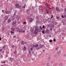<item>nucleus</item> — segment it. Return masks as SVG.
Listing matches in <instances>:
<instances>
[{
	"label": "nucleus",
	"instance_id": "obj_43",
	"mask_svg": "<svg viewBox=\"0 0 66 66\" xmlns=\"http://www.w3.org/2000/svg\"><path fill=\"white\" fill-rule=\"evenodd\" d=\"M61 16H62V18H64V16L63 15H62Z\"/></svg>",
	"mask_w": 66,
	"mask_h": 66
},
{
	"label": "nucleus",
	"instance_id": "obj_57",
	"mask_svg": "<svg viewBox=\"0 0 66 66\" xmlns=\"http://www.w3.org/2000/svg\"><path fill=\"white\" fill-rule=\"evenodd\" d=\"M2 50H3L2 49H0V50L1 51H2Z\"/></svg>",
	"mask_w": 66,
	"mask_h": 66
},
{
	"label": "nucleus",
	"instance_id": "obj_19",
	"mask_svg": "<svg viewBox=\"0 0 66 66\" xmlns=\"http://www.w3.org/2000/svg\"><path fill=\"white\" fill-rule=\"evenodd\" d=\"M44 45H43V44L41 46H40V47L41 49H42L43 47H44Z\"/></svg>",
	"mask_w": 66,
	"mask_h": 66
},
{
	"label": "nucleus",
	"instance_id": "obj_63",
	"mask_svg": "<svg viewBox=\"0 0 66 66\" xmlns=\"http://www.w3.org/2000/svg\"><path fill=\"white\" fill-rule=\"evenodd\" d=\"M32 60L33 61H34V60H35V59H32Z\"/></svg>",
	"mask_w": 66,
	"mask_h": 66
},
{
	"label": "nucleus",
	"instance_id": "obj_49",
	"mask_svg": "<svg viewBox=\"0 0 66 66\" xmlns=\"http://www.w3.org/2000/svg\"><path fill=\"white\" fill-rule=\"evenodd\" d=\"M50 24H49L48 25V27H50Z\"/></svg>",
	"mask_w": 66,
	"mask_h": 66
},
{
	"label": "nucleus",
	"instance_id": "obj_6",
	"mask_svg": "<svg viewBox=\"0 0 66 66\" xmlns=\"http://www.w3.org/2000/svg\"><path fill=\"white\" fill-rule=\"evenodd\" d=\"M38 46V44H37L36 45H32V47H34V48H37Z\"/></svg>",
	"mask_w": 66,
	"mask_h": 66
},
{
	"label": "nucleus",
	"instance_id": "obj_58",
	"mask_svg": "<svg viewBox=\"0 0 66 66\" xmlns=\"http://www.w3.org/2000/svg\"><path fill=\"white\" fill-rule=\"evenodd\" d=\"M31 53V52L29 51V54H30Z\"/></svg>",
	"mask_w": 66,
	"mask_h": 66
},
{
	"label": "nucleus",
	"instance_id": "obj_24",
	"mask_svg": "<svg viewBox=\"0 0 66 66\" xmlns=\"http://www.w3.org/2000/svg\"><path fill=\"white\" fill-rule=\"evenodd\" d=\"M15 16H16V12H15L13 14V17L14 16L15 17Z\"/></svg>",
	"mask_w": 66,
	"mask_h": 66
},
{
	"label": "nucleus",
	"instance_id": "obj_22",
	"mask_svg": "<svg viewBox=\"0 0 66 66\" xmlns=\"http://www.w3.org/2000/svg\"><path fill=\"white\" fill-rule=\"evenodd\" d=\"M51 57H49L48 58V61H49L50 60V58Z\"/></svg>",
	"mask_w": 66,
	"mask_h": 66
},
{
	"label": "nucleus",
	"instance_id": "obj_20",
	"mask_svg": "<svg viewBox=\"0 0 66 66\" xmlns=\"http://www.w3.org/2000/svg\"><path fill=\"white\" fill-rule=\"evenodd\" d=\"M13 53L14 54H15L17 53V51H16V50H15V52H13Z\"/></svg>",
	"mask_w": 66,
	"mask_h": 66
},
{
	"label": "nucleus",
	"instance_id": "obj_61",
	"mask_svg": "<svg viewBox=\"0 0 66 66\" xmlns=\"http://www.w3.org/2000/svg\"><path fill=\"white\" fill-rule=\"evenodd\" d=\"M0 40H1V38L0 37Z\"/></svg>",
	"mask_w": 66,
	"mask_h": 66
},
{
	"label": "nucleus",
	"instance_id": "obj_27",
	"mask_svg": "<svg viewBox=\"0 0 66 66\" xmlns=\"http://www.w3.org/2000/svg\"><path fill=\"white\" fill-rule=\"evenodd\" d=\"M11 48H15V46L12 45V46H11Z\"/></svg>",
	"mask_w": 66,
	"mask_h": 66
},
{
	"label": "nucleus",
	"instance_id": "obj_23",
	"mask_svg": "<svg viewBox=\"0 0 66 66\" xmlns=\"http://www.w3.org/2000/svg\"><path fill=\"white\" fill-rule=\"evenodd\" d=\"M49 41L50 42V43H52V42L53 41V40H52L50 39L49 40Z\"/></svg>",
	"mask_w": 66,
	"mask_h": 66
},
{
	"label": "nucleus",
	"instance_id": "obj_11",
	"mask_svg": "<svg viewBox=\"0 0 66 66\" xmlns=\"http://www.w3.org/2000/svg\"><path fill=\"white\" fill-rule=\"evenodd\" d=\"M14 18H15V17H14V16H12L11 17V19L12 20V21H14Z\"/></svg>",
	"mask_w": 66,
	"mask_h": 66
},
{
	"label": "nucleus",
	"instance_id": "obj_34",
	"mask_svg": "<svg viewBox=\"0 0 66 66\" xmlns=\"http://www.w3.org/2000/svg\"><path fill=\"white\" fill-rule=\"evenodd\" d=\"M59 48V47L58 46H57L56 48V50H57V48Z\"/></svg>",
	"mask_w": 66,
	"mask_h": 66
},
{
	"label": "nucleus",
	"instance_id": "obj_25",
	"mask_svg": "<svg viewBox=\"0 0 66 66\" xmlns=\"http://www.w3.org/2000/svg\"><path fill=\"white\" fill-rule=\"evenodd\" d=\"M51 27H52V28H54V25H52Z\"/></svg>",
	"mask_w": 66,
	"mask_h": 66
},
{
	"label": "nucleus",
	"instance_id": "obj_44",
	"mask_svg": "<svg viewBox=\"0 0 66 66\" xmlns=\"http://www.w3.org/2000/svg\"><path fill=\"white\" fill-rule=\"evenodd\" d=\"M16 37V36H13V38H15Z\"/></svg>",
	"mask_w": 66,
	"mask_h": 66
},
{
	"label": "nucleus",
	"instance_id": "obj_45",
	"mask_svg": "<svg viewBox=\"0 0 66 66\" xmlns=\"http://www.w3.org/2000/svg\"><path fill=\"white\" fill-rule=\"evenodd\" d=\"M43 29H44L45 28V26L44 25H43Z\"/></svg>",
	"mask_w": 66,
	"mask_h": 66
},
{
	"label": "nucleus",
	"instance_id": "obj_7",
	"mask_svg": "<svg viewBox=\"0 0 66 66\" xmlns=\"http://www.w3.org/2000/svg\"><path fill=\"white\" fill-rule=\"evenodd\" d=\"M5 13L6 14H9L10 13V11H6L5 12Z\"/></svg>",
	"mask_w": 66,
	"mask_h": 66
},
{
	"label": "nucleus",
	"instance_id": "obj_47",
	"mask_svg": "<svg viewBox=\"0 0 66 66\" xmlns=\"http://www.w3.org/2000/svg\"><path fill=\"white\" fill-rule=\"evenodd\" d=\"M48 8L50 10H51V8L49 7V6Z\"/></svg>",
	"mask_w": 66,
	"mask_h": 66
},
{
	"label": "nucleus",
	"instance_id": "obj_50",
	"mask_svg": "<svg viewBox=\"0 0 66 66\" xmlns=\"http://www.w3.org/2000/svg\"><path fill=\"white\" fill-rule=\"evenodd\" d=\"M6 63V62H5V61H4L2 62V63Z\"/></svg>",
	"mask_w": 66,
	"mask_h": 66
},
{
	"label": "nucleus",
	"instance_id": "obj_21",
	"mask_svg": "<svg viewBox=\"0 0 66 66\" xmlns=\"http://www.w3.org/2000/svg\"><path fill=\"white\" fill-rule=\"evenodd\" d=\"M30 31L31 33H32L33 32V30L32 29H31L30 30Z\"/></svg>",
	"mask_w": 66,
	"mask_h": 66
},
{
	"label": "nucleus",
	"instance_id": "obj_17",
	"mask_svg": "<svg viewBox=\"0 0 66 66\" xmlns=\"http://www.w3.org/2000/svg\"><path fill=\"white\" fill-rule=\"evenodd\" d=\"M49 31V30L48 29H46V30L45 31V32H46V33H48Z\"/></svg>",
	"mask_w": 66,
	"mask_h": 66
},
{
	"label": "nucleus",
	"instance_id": "obj_48",
	"mask_svg": "<svg viewBox=\"0 0 66 66\" xmlns=\"http://www.w3.org/2000/svg\"><path fill=\"white\" fill-rule=\"evenodd\" d=\"M52 29H53V28H51V29H50V30L51 31L52 30Z\"/></svg>",
	"mask_w": 66,
	"mask_h": 66
},
{
	"label": "nucleus",
	"instance_id": "obj_18",
	"mask_svg": "<svg viewBox=\"0 0 66 66\" xmlns=\"http://www.w3.org/2000/svg\"><path fill=\"white\" fill-rule=\"evenodd\" d=\"M16 30L18 32V31H19V30L20 29L19 28L16 27Z\"/></svg>",
	"mask_w": 66,
	"mask_h": 66
},
{
	"label": "nucleus",
	"instance_id": "obj_62",
	"mask_svg": "<svg viewBox=\"0 0 66 66\" xmlns=\"http://www.w3.org/2000/svg\"><path fill=\"white\" fill-rule=\"evenodd\" d=\"M51 37V35H50L49 37Z\"/></svg>",
	"mask_w": 66,
	"mask_h": 66
},
{
	"label": "nucleus",
	"instance_id": "obj_56",
	"mask_svg": "<svg viewBox=\"0 0 66 66\" xmlns=\"http://www.w3.org/2000/svg\"><path fill=\"white\" fill-rule=\"evenodd\" d=\"M26 43H27V42L24 41V44H26Z\"/></svg>",
	"mask_w": 66,
	"mask_h": 66
},
{
	"label": "nucleus",
	"instance_id": "obj_4",
	"mask_svg": "<svg viewBox=\"0 0 66 66\" xmlns=\"http://www.w3.org/2000/svg\"><path fill=\"white\" fill-rule=\"evenodd\" d=\"M39 30V29H37V27L35 29V34H36L37 33V32H36V31H38Z\"/></svg>",
	"mask_w": 66,
	"mask_h": 66
},
{
	"label": "nucleus",
	"instance_id": "obj_35",
	"mask_svg": "<svg viewBox=\"0 0 66 66\" xmlns=\"http://www.w3.org/2000/svg\"><path fill=\"white\" fill-rule=\"evenodd\" d=\"M42 33H45V31H44L43 30L42 31Z\"/></svg>",
	"mask_w": 66,
	"mask_h": 66
},
{
	"label": "nucleus",
	"instance_id": "obj_60",
	"mask_svg": "<svg viewBox=\"0 0 66 66\" xmlns=\"http://www.w3.org/2000/svg\"><path fill=\"white\" fill-rule=\"evenodd\" d=\"M47 13V14H49V12H48V11H46Z\"/></svg>",
	"mask_w": 66,
	"mask_h": 66
},
{
	"label": "nucleus",
	"instance_id": "obj_29",
	"mask_svg": "<svg viewBox=\"0 0 66 66\" xmlns=\"http://www.w3.org/2000/svg\"><path fill=\"white\" fill-rule=\"evenodd\" d=\"M22 8V7H21L20 8L21 10L20 11V12H22V10L21 9Z\"/></svg>",
	"mask_w": 66,
	"mask_h": 66
},
{
	"label": "nucleus",
	"instance_id": "obj_46",
	"mask_svg": "<svg viewBox=\"0 0 66 66\" xmlns=\"http://www.w3.org/2000/svg\"><path fill=\"white\" fill-rule=\"evenodd\" d=\"M37 39L38 41V40H39V38L38 37H37Z\"/></svg>",
	"mask_w": 66,
	"mask_h": 66
},
{
	"label": "nucleus",
	"instance_id": "obj_33",
	"mask_svg": "<svg viewBox=\"0 0 66 66\" xmlns=\"http://www.w3.org/2000/svg\"><path fill=\"white\" fill-rule=\"evenodd\" d=\"M33 48L32 47L31 48L30 50H31V51H33Z\"/></svg>",
	"mask_w": 66,
	"mask_h": 66
},
{
	"label": "nucleus",
	"instance_id": "obj_10",
	"mask_svg": "<svg viewBox=\"0 0 66 66\" xmlns=\"http://www.w3.org/2000/svg\"><path fill=\"white\" fill-rule=\"evenodd\" d=\"M45 5L47 8H48V7H49V4H48L47 3L45 4Z\"/></svg>",
	"mask_w": 66,
	"mask_h": 66
},
{
	"label": "nucleus",
	"instance_id": "obj_32",
	"mask_svg": "<svg viewBox=\"0 0 66 66\" xmlns=\"http://www.w3.org/2000/svg\"><path fill=\"white\" fill-rule=\"evenodd\" d=\"M54 40H53V41L54 42H55V41H56V39H55V38H54Z\"/></svg>",
	"mask_w": 66,
	"mask_h": 66
},
{
	"label": "nucleus",
	"instance_id": "obj_51",
	"mask_svg": "<svg viewBox=\"0 0 66 66\" xmlns=\"http://www.w3.org/2000/svg\"><path fill=\"white\" fill-rule=\"evenodd\" d=\"M17 23H18V24H19L20 23V21H18L17 22Z\"/></svg>",
	"mask_w": 66,
	"mask_h": 66
},
{
	"label": "nucleus",
	"instance_id": "obj_1",
	"mask_svg": "<svg viewBox=\"0 0 66 66\" xmlns=\"http://www.w3.org/2000/svg\"><path fill=\"white\" fill-rule=\"evenodd\" d=\"M15 6L16 7L15 8L16 9H19L21 7V5H19V4H15Z\"/></svg>",
	"mask_w": 66,
	"mask_h": 66
},
{
	"label": "nucleus",
	"instance_id": "obj_16",
	"mask_svg": "<svg viewBox=\"0 0 66 66\" xmlns=\"http://www.w3.org/2000/svg\"><path fill=\"white\" fill-rule=\"evenodd\" d=\"M11 31H14L15 30V28H14L13 27H11Z\"/></svg>",
	"mask_w": 66,
	"mask_h": 66
},
{
	"label": "nucleus",
	"instance_id": "obj_36",
	"mask_svg": "<svg viewBox=\"0 0 66 66\" xmlns=\"http://www.w3.org/2000/svg\"><path fill=\"white\" fill-rule=\"evenodd\" d=\"M41 11L42 14H43V10H41Z\"/></svg>",
	"mask_w": 66,
	"mask_h": 66
},
{
	"label": "nucleus",
	"instance_id": "obj_15",
	"mask_svg": "<svg viewBox=\"0 0 66 66\" xmlns=\"http://www.w3.org/2000/svg\"><path fill=\"white\" fill-rule=\"evenodd\" d=\"M22 30L23 29H20L18 31L19 32H22Z\"/></svg>",
	"mask_w": 66,
	"mask_h": 66
},
{
	"label": "nucleus",
	"instance_id": "obj_12",
	"mask_svg": "<svg viewBox=\"0 0 66 66\" xmlns=\"http://www.w3.org/2000/svg\"><path fill=\"white\" fill-rule=\"evenodd\" d=\"M23 50L24 51H26L27 50V48L26 47V46H24V47L23 48Z\"/></svg>",
	"mask_w": 66,
	"mask_h": 66
},
{
	"label": "nucleus",
	"instance_id": "obj_8",
	"mask_svg": "<svg viewBox=\"0 0 66 66\" xmlns=\"http://www.w3.org/2000/svg\"><path fill=\"white\" fill-rule=\"evenodd\" d=\"M11 21H12V20L10 18L9 19H8L7 22L8 23H10V22H11Z\"/></svg>",
	"mask_w": 66,
	"mask_h": 66
},
{
	"label": "nucleus",
	"instance_id": "obj_38",
	"mask_svg": "<svg viewBox=\"0 0 66 66\" xmlns=\"http://www.w3.org/2000/svg\"><path fill=\"white\" fill-rule=\"evenodd\" d=\"M26 31H25V30H23V31H22V32L23 33H24V32H25Z\"/></svg>",
	"mask_w": 66,
	"mask_h": 66
},
{
	"label": "nucleus",
	"instance_id": "obj_5",
	"mask_svg": "<svg viewBox=\"0 0 66 66\" xmlns=\"http://www.w3.org/2000/svg\"><path fill=\"white\" fill-rule=\"evenodd\" d=\"M16 23H17L16 21H14L12 23V26H15V24H16Z\"/></svg>",
	"mask_w": 66,
	"mask_h": 66
},
{
	"label": "nucleus",
	"instance_id": "obj_41",
	"mask_svg": "<svg viewBox=\"0 0 66 66\" xmlns=\"http://www.w3.org/2000/svg\"><path fill=\"white\" fill-rule=\"evenodd\" d=\"M57 54H58V55L59 56V54H60V52H58L57 53Z\"/></svg>",
	"mask_w": 66,
	"mask_h": 66
},
{
	"label": "nucleus",
	"instance_id": "obj_28",
	"mask_svg": "<svg viewBox=\"0 0 66 66\" xmlns=\"http://www.w3.org/2000/svg\"><path fill=\"white\" fill-rule=\"evenodd\" d=\"M4 30H5V28H2V30L3 31Z\"/></svg>",
	"mask_w": 66,
	"mask_h": 66
},
{
	"label": "nucleus",
	"instance_id": "obj_31",
	"mask_svg": "<svg viewBox=\"0 0 66 66\" xmlns=\"http://www.w3.org/2000/svg\"><path fill=\"white\" fill-rule=\"evenodd\" d=\"M4 48H5V46L4 45L3 46V47H2V49H4Z\"/></svg>",
	"mask_w": 66,
	"mask_h": 66
},
{
	"label": "nucleus",
	"instance_id": "obj_37",
	"mask_svg": "<svg viewBox=\"0 0 66 66\" xmlns=\"http://www.w3.org/2000/svg\"><path fill=\"white\" fill-rule=\"evenodd\" d=\"M63 56L64 57H66V54H64L63 55Z\"/></svg>",
	"mask_w": 66,
	"mask_h": 66
},
{
	"label": "nucleus",
	"instance_id": "obj_54",
	"mask_svg": "<svg viewBox=\"0 0 66 66\" xmlns=\"http://www.w3.org/2000/svg\"><path fill=\"white\" fill-rule=\"evenodd\" d=\"M11 33H12V34H13V33H14V32H13L12 31H11Z\"/></svg>",
	"mask_w": 66,
	"mask_h": 66
},
{
	"label": "nucleus",
	"instance_id": "obj_52",
	"mask_svg": "<svg viewBox=\"0 0 66 66\" xmlns=\"http://www.w3.org/2000/svg\"><path fill=\"white\" fill-rule=\"evenodd\" d=\"M26 22H24L23 23V24H26Z\"/></svg>",
	"mask_w": 66,
	"mask_h": 66
},
{
	"label": "nucleus",
	"instance_id": "obj_55",
	"mask_svg": "<svg viewBox=\"0 0 66 66\" xmlns=\"http://www.w3.org/2000/svg\"><path fill=\"white\" fill-rule=\"evenodd\" d=\"M56 24H58V23L57 22H56L55 23Z\"/></svg>",
	"mask_w": 66,
	"mask_h": 66
},
{
	"label": "nucleus",
	"instance_id": "obj_59",
	"mask_svg": "<svg viewBox=\"0 0 66 66\" xmlns=\"http://www.w3.org/2000/svg\"><path fill=\"white\" fill-rule=\"evenodd\" d=\"M60 18V17H59V16H57V18Z\"/></svg>",
	"mask_w": 66,
	"mask_h": 66
},
{
	"label": "nucleus",
	"instance_id": "obj_64",
	"mask_svg": "<svg viewBox=\"0 0 66 66\" xmlns=\"http://www.w3.org/2000/svg\"><path fill=\"white\" fill-rule=\"evenodd\" d=\"M11 10H12V9H13V8H12V7H11Z\"/></svg>",
	"mask_w": 66,
	"mask_h": 66
},
{
	"label": "nucleus",
	"instance_id": "obj_39",
	"mask_svg": "<svg viewBox=\"0 0 66 66\" xmlns=\"http://www.w3.org/2000/svg\"><path fill=\"white\" fill-rule=\"evenodd\" d=\"M64 18H66V14H65L64 15Z\"/></svg>",
	"mask_w": 66,
	"mask_h": 66
},
{
	"label": "nucleus",
	"instance_id": "obj_40",
	"mask_svg": "<svg viewBox=\"0 0 66 66\" xmlns=\"http://www.w3.org/2000/svg\"><path fill=\"white\" fill-rule=\"evenodd\" d=\"M29 9L27 10L26 12H29Z\"/></svg>",
	"mask_w": 66,
	"mask_h": 66
},
{
	"label": "nucleus",
	"instance_id": "obj_3",
	"mask_svg": "<svg viewBox=\"0 0 66 66\" xmlns=\"http://www.w3.org/2000/svg\"><path fill=\"white\" fill-rule=\"evenodd\" d=\"M55 9L56 11H57V12H60V9L58 7H56L55 8Z\"/></svg>",
	"mask_w": 66,
	"mask_h": 66
},
{
	"label": "nucleus",
	"instance_id": "obj_14",
	"mask_svg": "<svg viewBox=\"0 0 66 66\" xmlns=\"http://www.w3.org/2000/svg\"><path fill=\"white\" fill-rule=\"evenodd\" d=\"M21 44L23 45H24V41H22L21 42Z\"/></svg>",
	"mask_w": 66,
	"mask_h": 66
},
{
	"label": "nucleus",
	"instance_id": "obj_9",
	"mask_svg": "<svg viewBox=\"0 0 66 66\" xmlns=\"http://www.w3.org/2000/svg\"><path fill=\"white\" fill-rule=\"evenodd\" d=\"M14 58H12V57H11L10 58V61H11V62H13V61H14Z\"/></svg>",
	"mask_w": 66,
	"mask_h": 66
},
{
	"label": "nucleus",
	"instance_id": "obj_42",
	"mask_svg": "<svg viewBox=\"0 0 66 66\" xmlns=\"http://www.w3.org/2000/svg\"><path fill=\"white\" fill-rule=\"evenodd\" d=\"M40 28H40L41 30H42V29H43V28H42V26H40Z\"/></svg>",
	"mask_w": 66,
	"mask_h": 66
},
{
	"label": "nucleus",
	"instance_id": "obj_26",
	"mask_svg": "<svg viewBox=\"0 0 66 66\" xmlns=\"http://www.w3.org/2000/svg\"><path fill=\"white\" fill-rule=\"evenodd\" d=\"M17 21H18L19 20V18H17L16 19Z\"/></svg>",
	"mask_w": 66,
	"mask_h": 66
},
{
	"label": "nucleus",
	"instance_id": "obj_53",
	"mask_svg": "<svg viewBox=\"0 0 66 66\" xmlns=\"http://www.w3.org/2000/svg\"><path fill=\"white\" fill-rule=\"evenodd\" d=\"M64 11H65V12L66 11V8H65V9H64Z\"/></svg>",
	"mask_w": 66,
	"mask_h": 66
},
{
	"label": "nucleus",
	"instance_id": "obj_2",
	"mask_svg": "<svg viewBox=\"0 0 66 66\" xmlns=\"http://www.w3.org/2000/svg\"><path fill=\"white\" fill-rule=\"evenodd\" d=\"M4 18L5 21H6V20H7L8 19V18H9V16L6 15L4 16Z\"/></svg>",
	"mask_w": 66,
	"mask_h": 66
},
{
	"label": "nucleus",
	"instance_id": "obj_30",
	"mask_svg": "<svg viewBox=\"0 0 66 66\" xmlns=\"http://www.w3.org/2000/svg\"><path fill=\"white\" fill-rule=\"evenodd\" d=\"M50 65V64L49 63H48L47 66H49Z\"/></svg>",
	"mask_w": 66,
	"mask_h": 66
},
{
	"label": "nucleus",
	"instance_id": "obj_13",
	"mask_svg": "<svg viewBox=\"0 0 66 66\" xmlns=\"http://www.w3.org/2000/svg\"><path fill=\"white\" fill-rule=\"evenodd\" d=\"M33 19H32V18H30V20H29V21L30 22H32V21H33Z\"/></svg>",
	"mask_w": 66,
	"mask_h": 66
}]
</instances>
